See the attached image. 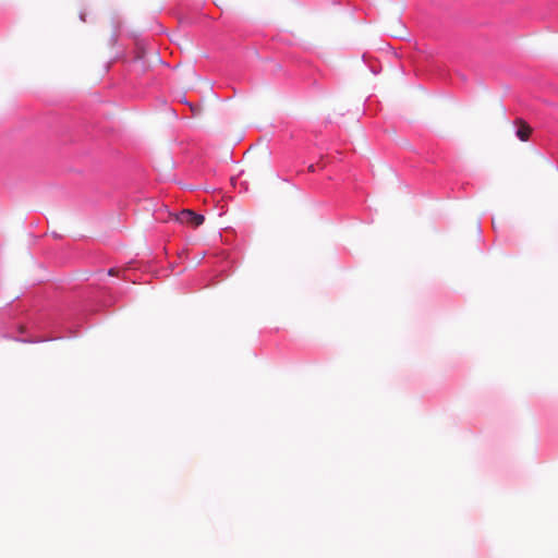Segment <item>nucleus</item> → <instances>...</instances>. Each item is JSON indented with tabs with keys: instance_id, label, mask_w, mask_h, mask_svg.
<instances>
[{
	"instance_id": "2",
	"label": "nucleus",
	"mask_w": 558,
	"mask_h": 558,
	"mask_svg": "<svg viewBox=\"0 0 558 558\" xmlns=\"http://www.w3.org/2000/svg\"><path fill=\"white\" fill-rule=\"evenodd\" d=\"M514 123L518 125L517 136L520 141L526 142L532 133V128L521 119L515 120Z\"/></svg>"
},
{
	"instance_id": "4",
	"label": "nucleus",
	"mask_w": 558,
	"mask_h": 558,
	"mask_svg": "<svg viewBox=\"0 0 558 558\" xmlns=\"http://www.w3.org/2000/svg\"><path fill=\"white\" fill-rule=\"evenodd\" d=\"M109 275H111V276H112V275H114V269H113V268H111V269L109 270Z\"/></svg>"
},
{
	"instance_id": "3",
	"label": "nucleus",
	"mask_w": 558,
	"mask_h": 558,
	"mask_svg": "<svg viewBox=\"0 0 558 558\" xmlns=\"http://www.w3.org/2000/svg\"><path fill=\"white\" fill-rule=\"evenodd\" d=\"M308 171H310V172H314V171H315V167H314L313 165H311V166L308 167Z\"/></svg>"
},
{
	"instance_id": "1",
	"label": "nucleus",
	"mask_w": 558,
	"mask_h": 558,
	"mask_svg": "<svg viewBox=\"0 0 558 558\" xmlns=\"http://www.w3.org/2000/svg\"><path fill=\"white\" fill-rule=\"evenodd\" d=\"M175 220L182 225H187L192 228H197L203 225L205 218L202 215H197L190 209L181 210L175 215Z\"/></svg>"
}]
</instances>
